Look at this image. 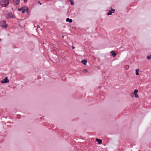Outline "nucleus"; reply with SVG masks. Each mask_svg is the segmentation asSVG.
Segmentation results:
<instances>
[{
	"label": "nucleus",
	"instance_id": "1",
	"mask_svg": "<svg viewBox=\"0 0 151 151\" xmlns=\"http://www.w3.org/2000/svg\"><path fill=\"white\" fill-rule=\"evenodd\" d=\"M17 10L21 12L22 13H25V12H27L28 13L29 9L27 6H23L18 8Z\"/></svg>",
	"mask_w": 151,
	"mask_h": 151
},
{
	"label": "nucleus",
	"instance_id": "2",
	"mask_svg": "<svg viewBox=\"0 0 151 151\" xmlns=\"http://www.w3.org/2000/svg\"><path fill=\"white\" fill-rule=\"evenodd\" d=\"M9 1H1V5L3 7L6 6L9 3Z\"/></svg>",
	"mask_w": 151,
	"mask_h": 151
},
{
	"label": "nucleus",
	"instance_id": "3",
	"mask_svg": "<svg viewBox=\"0 0 151 151\" xmlns=\"http://www.w3.org/2000/svg\"><path fill=\"white\" fill-rule=\"evenodd\" d=\"M109 9L110 10H109V12L107 13L108 15H112V13H114L115 12V9H113L111 7H110Z\"/></svg>",
	"mask_w": 151,
	"mask_h": 151
},
{
	"label": "nucleus",
	"instance_id": "4",
	"mask_svg": "<svg viewBox=\"0 0 151 151\" xmlns=\"http://www.w3.org/2000/svg\"><path fill=\"white\" fill-rule=\"evenodd\" d=\"M3 23V24L1 25V27L4 28H6L7 27V25L6 24V22L5 20H3L1 21Z\"/></svg>",
	"mask_w": 151,
	"mask_h": 151
},
{
	"label": "nucleus",
	"instance_id": "5",
	"mask_svg": "<svg viewBox=\"0 0 151 151\" xmlns=\"http://www.w3.org/2000/svg\"><path fill=\"white\" fill-rule=\"evenodd\" d=\"M7 17L9 18H15V16L13 15L12 13V12H9L7 14Z\"/></svg>",
	"mask_w": 151,
	"mask_h": 151
},
{
	"label": "nucleus",
	"instance_id": "6",
	"mask_svg": "<svg viewBox=\"0 0 151 151\" xmlns=\"http://www.w3.org/2000/svg\"><path fill=\"white\" fill-rule=\"evenodd\" d=\"M110 53L112 55L113 57H115L116 55V53L115 52V51L114 50H112L111 51Z\"/></svg>",
	"mask_w": 151,
	"mask_h": 151
},
{
	"label": "nucleus",
	"instance_id": "7",
	"mask_svg": "<svg viewBox=\"0 0 151 151\" xmlns=\"http://www.w3.org/2000/svg\"><path fill=\"white\" fill-rule=\"evenodd\" d=\"M55 45L54 44H53V45H52V46H53V47H52V49H53V50L55 51V52H56V53H57V52H56V50H58V49H57L56 47H55Z\"/></svg>",
	"mask_w": 151,
	"mask_h": 151
},
{
	"label": "nucleus",
	"instance_id": "8",
	"mask_svg": "<svg viewBox=\"0 0 151 151\" xmlns=\"http://www.w3.org/2000/svg\"><path fill=\"white\" fill-rule=\"evenodd\" d=\"M96 141L98 142V143L99 144V145H100L102 143V141L100 139H99L98 138H96Z\"/></svg>",
	"mask_w": 151,
	"mask_h": 151
},
{
	"label": "nucleus",
	"instance_id": "9",
	"mask_svg": "<svg viewBox=\"0 0 151 151\" xmlns=\"http://www.w3.org/2000/svg\"><path fill=\"white\" fill-rule=\"evenodd\" d=\"M81 62L84 65H86L87 63V60H82Z\"/></svg>",
	"mask_w": 151,
	"mask_h": 151
},
{
	"label": "nucleus",
	"instance_id": "10",
	"mask_svg": "<svg viewBox=\"0 0 151 151\" xmlns=\"http://www.w3.org/2000/svg\"><path fill=\"white\" fill-rule=\"evenodd\" d=\"M12 1L15 5L18 4L20 2V1Z\"/></svg>",
	"mask_w": 151,
	"mask_h": 151
},
{
	"label": "nucleus",
	"instance_id": "11",
	"mask_svg": "<svg viewBox=\"0 0 151 151\" xmlns=\"http://www.w3.org/2000/svg\"><path fill=\"white\" fill-rule=\"evenodd\" d=\"M66 21L67 22H69L70 23H71L72 22V20L71 19H70L69 18H68L66 19Z\"/></svg>",
	"mask_w": 151,
	"mask_h": 151
},
{
	"label": "nucleus",
	"instance_id": "12",
	"mask_svg": "<svg viewBox=\"0 0 151 151\" xmlns=\"http://www.w3.org/2000/svg\"><path fill=\"white\" fill-rule=\"evenodd\" d=\"M3 80L4 81H5L6 83H8L9 81V80L8 79L7 77H5V78H4Z\"/></svg>",
	"mask_w": 151,
	"mask_h": 151
},
{
	"label": "nucleus",
	"instance_id": "13",
	"mask_svg": "<svg viewBox=\"0 0 151 151\" xmlns=\"http://www.w3.org/2000/svg\"><path fill=\"white\" fill-rule=\"evenodd\" d=\"M139 69H136V70L135 74L137 76H138L139 75Z\"/></svg>",
	"mask_w": 151,
	"mask_h": 151
},
{
	"label": "nucleus",
	"instance_id": "14",
	"mask_svg": "<svg viewBox=\"0 0 151 151\" xmlns=\"http://www.w3.org/2000/svg\"><path fill=\"white\" fill-rule=\"evenodd\" d=\"M138 92V91L137 89H135L134 90V94L135 95V94H137V93Z\"/></svg>",
	"mask_w": 151,
	"mask_h": 151
},
{
	"label": "nucleus",
	"instance_id": "15",
	"mask_svg": "<svg viewBox=\"0 0 151 151\" xmlns=\"http://www.w3.org/2000/svg\"><path fill=\"white\" fill-rule=\"evenodd\" d=\"M151 55L147 56V59L148 60H150V59H151Z\"/></svg>",
	"mask_w": 151,
	"mask_h": 151
},
{
	"label": "nucleus",
	"instance_id": "16",
	"mask_svg": "<svg viewBox=\"0 0 151 151\" xmlns=\"http://www.w3.org/2000/svg\"><path fill=\"white\" fill-rule=\"evenodd\" d=\"M70 2V4L72 5H73L74 4V3L73 2V1H69Z\"/></svg>",
	"mask_w": 151,
	"mask_h": 151
},
{
	"label": "nucleus",
	"instance_id": "17",
	"mask_svg": "<svg viewBox=\"0 0 151 151\" xmlns=\"http://www.w3.org/2000/svg\"><path fill=\"white\" fill-rule=\"evenodd\" d=\"M83 71L84 72V73H85V72H87V70L86 69H84L83 70Z\"/></svg>",
	"mask_w": 151,
	"mask_h": 151
},
{
	"label": "nucleus",
	"instance_id": "18",
	"mask_svg": "<svg viewBox=\"0 0 151 151\" xmlns=\"http://www.w3.org/2000/svg\"><path fill=\"white\" fill-rule=\"evenodd\" d=\"M1 82L2 83H6L5 81H4V80H1Z\"/></svg>",
	"mask_w": 151,
	"mask_h": 151
},
{
	"label": "nucleus",
	"instance_id": "19",
	"mask_svg": "<svg viewBox=\"0 0 151 151\" xmlns=\"http://www.w3.org/2000/svg\"><path fill=\"white\" fill-rule=\"evenodd\" d=\"M1 82L2 83H6L5 81H4V80H1Z\"/></svg>",
	"mask_w": 151,
	"mask_h": 151
},
{
	"label": "nucleus",
	"instance_id": "20",
	"mask_svg": "<svg viewBox=\"0 0 151 151\" xmlns=\"http://www.w3.org/2000/svg\"><path fill=\"white\" fill-rule=\"evenodd\" d=\"M134 95H135V97L136 98H138L139 97V96H138V95L137 94H135Z\"/></svg>",
	"mask_w": 151,
	"mask_h": 151
},
{
	"label": "nucleus",
	"instance_id": "21",
	"mask_svg": "<svg viewBox=\"0 0 151 151\" xmlns=\"http://www.w3.org/2000/svg\"><path fill=\"white\" fill-rule=\"evenodd\" d=\"M134 94H133V93H132L131 94H130V96L132 97H133L134 96Z\"/></svg>",
	"mask_w": 151,
	"mask_h": 151
},
{
	"label": "nucleus",
	"instance_id": "22",
	"mask_svg": "<svg viewBox=\"0 0 151 151\" xmlns=\"http://www.w3.org/2000/svg\"><path fill=\"white\" fill-rule=\"evenodd\" d=\"M38 3H39L40 5H41V4H42V3H40V1H39L38 2Z\"/></svg>",
	"mask_w": 151,
	"mask_h": 151
},
{
	"label": "nucleus",
	"instance_id": "23",
	"mask_svg": "<svg viewBox=\"0 0 151 151\" xmlns=\"http://www.w3.org/2000/svg\"><path fill=\"white\" fill-rule=\"evenodd\" d=\"M75 48V47L73 46L72 47V49H74Z\"/></svg>",
	"mask_w": 151,
	"mask_h": 151
},
{
	"label": "nucleus",
	"instance_id": "24",
	"mask_svg": "<svg viewBox=\"0 0 151 151\" xmlns=\"http://www.w3.org/2000/svg\"><path fill=\"white\" fill-rule=\"evenodd\" d=\"M27 1H24V2L25 3H26L27 2Z\"/></svg>",
	"mask_w": 151,
	"mask_h": 151
},
{
	"label": "nucleus",
	"instance_id": "25",
	"mask_svg": "<svg viewBox=\"0 0 151 151\" xmlns=\"http://www.w3.org/2000/svg\"><path fill=\"white\" fill-rule=\"evenodd\" d=\"M62 38H64V36L63 35H62Z\"/></svg>",
	"mask_w": 151,
	"mask_h": 151
},
{
	"label": "nucleus",
	"instance_id": "26",
	"mask_svg": "<svg viewBox=\"0 0 151 151\" xmlns=\"http://www.w3.org/2000/svg\"><path fill=\"white\" fill-rule=\"evenodd\" d=\"M1 39L0 38V42H1Z\"/></svg>",
	"mask_w": 151,
	"mask_h": 151
},
{
	"label": "nucleus",
	"instance_id": "27",
	"mask_svg": "<svg viewBox=\"0 0 151 151\" xmlns=\"http://www.w3.org/2000/svg\"><path fill=\"white\" fill-rule=\"evenodd\" d=\"M8 35H9V34H8Z\"/></svg>",
	"mask_w": 151,
	"mask_h": 151
},
{
	"label": "nucleus",
	"instance_id": "28",
	"mask_svg": "<svg viewBox=\"0 0 151 151\" xmlns=\"http://www.w3.org/2000/svg\"><path fill=\"white\" fill-rule=\"evenodd\" d=\"M38 27L37 26V29H38Z\"/></svg>",
	"mask_w": 151,
	"mask_h": 151
}]
</instances>
